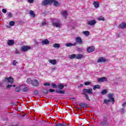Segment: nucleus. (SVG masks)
<instances>
[{
    "label": "nucleus",
    "instance_id": "42",
    "mask_svg": "<svg viewBox=\"0 0 126 126\" xmlns=\"http://www.w3.org/2000/svg\"><path fill=\"white\" fill-rule=\"evenodd\" d=\"M85 85L86 86H87V85H90V84H91V82H86L84 83Z\"/></svg>",
    "mask_w": 126,
    "mask_h": 126
},
{
    "label": "nucleus",
    "instance_id": "10",
    "mask_svg": "<svg viewBox=\"0 0 126 126\" xmlns=\"http://www.w3.org/2000/svg\"><path fill=\"white\" fill-rule=\"evenodd\" d=\"M87 51L88 53H92L95 51V47L92 46L87 48Z\"/></svg>",
    "mask_w": 126,
    "mask_h": 126
},
{
    "label": "nucleus",
    "instance_id": "48",
    "mask_svg": "<svg viewBox=\"0 0 126 126\" xmlns=\"http://www.w3.org/2000/svg\"><path fill=\"white\" fill-rule=\"evenodd\" d=\"M30 3H33L34 2V0H28Z\"/></svg>",
    "mask_w": 126,
    "mask_h": 126
},
{
    "label": "nucleus",
    "instance_id": "4",
    "mask_svg": "<svg viewBox=\"0 0 126 126\" xmlns=\"http://www.w3.org/2000/svg\"><path fill=\"white\" fill-rule=\"evenodd\" d=\"M100 126H109V123L108 122V119L107 117H103L102 121L100 123Z\"/></svg>",
    "mask_w": 126,
    "mask_h": 126
},
{
    "label": "nucleus",
    "instance_id": "21",
    "mask_svg": "<svg viewBox=\"0 0 126 126\" xmlns=\"http://www.w3.org/2000/svg\"><path fill=\"white\" fill-rule=\"evenodd\" d=\"M55 91L57 93H59L60 94H64L65 93L64 90H57Z\"/></svg>",
    "mask_w": 126,
    "mask_h": 126
},
{
    "label": "nucleus",
    "instance_id": "34",
    "mask_svg": "<svg viewBox=\"0 0 126 126\" xmlns=\"http://www.w3.org/2000/svg\"><path fill=\"white\" fill-rule=\"evenodd\" d=\"M110 102H111V100L110 99H104L103 104H108Z\"/></svg>",
    "mask_w": 126,
    "mask_h": 126
},
{
    "label": "nucleus",
    "instance_id": "55",
    "mask_svg": "<svg viewBox=\"0 0 126 126\" xmlns=\"http://www.w3.org/2000/svg\"><path fill=\"white\" fill-rule=\"evenodd\" d=\"M83 86H84L83 84H81V85H80V87H83Z\"/></svg>",
    "mask_w": 126,
    "mask_h": 126
},
{
    "label": "nucleus",
    "instance_id": "38",
    "mask_svg": "<svg viewBox=\"0 0 126 126\" xmlns=\"http://www.w3.org/2000/svg\"><path fill=\"white\" fill-rule=\"evenodd\" d=\"M16 92H20V87H17L15 88Z\"/></svg>",
    "mask_w": 126,
    "mask_h": 126
},
{
    "label": "nucleus",
    "instance_id": "59",
    "mask_svg": "<svg viewBox=\"0 0 126 126\" xmlns=\"http://www.w3.org/2000/svg\"><path fill=\"white\" fill-rule=\"evenodd\" d=\"M71 99H72V98H68L69 100H71Z\"/></svg>",
    "mask_w": 126,
    "mask_h": 126
},
{
    "label": "nucleus",
    "instance_id": "3",
    "mask_svg": "<svg viewBox=\"0 0 126 126\" xmlns=\"http://www.w3.org/2000/svg\"><path fill=\"white\" fill-rule=\"evenodd\" d=\"M32 85L33 87H38L40 85V82L37 79H33L32 81Z\"/></svg>",
    "mask_w": 126,
    "mask_h": 126
},
{
    "label": "nucleus",
    "instance_id": "50",
    "mask_svg": "<svg viewBox=\"0 0 126 126\" xmlns=\"http://www.w3.org/2000/svg\"><path fill=\"white\" fill-rule=\"evenodd\" d=\"M10 87H12V85H8L7 86H6V88L8 89V88H10Z\"/></svg>",
    "mask_w": 126,
    "mask_h": 126
},
{
    "label": "nucleus",
    "instance_id": "43",
    "mask_svg": "<svg viewBox=\"0 0 126 126\" xmlns=\"http://www.w3.org/2000/svg\"><path fill=\"white\" fill-rule=\"evenodd\" d=\"M44 86H50L51 84L49 83H44L43 84Z\"/></svg>",
    "mask_w": 126,
    "mask_h": 126
},
{
    "label": "nucleus",
    "instance_id": "41",
    "mask_svg": "<svg viewBox=\"0 0 126 126\" xmlns=\"http://www.w3.org/2000/svg\"><path fill=\"white\" fill-rule=\"evenodd\" d=\"M52 86L53 88H58V86L57 85H56V84H55V83H52Z\"/></svg>",
    "mask_w": 126,
    "mask_h": 126
},
{
    "label": "nucleus",
    "instance_id": "39",
    "mask_svg": "<svg viewBox=\"0 0 126 126\" xmlns=\"http://www.w3.org/2000/svg\"><path fill=\"white\" fill-rule=\"evenodd\" d=\"M17 63H17V61H16V60H14L13 61V65H14V66H15V65H16Z\"/></svg>",
    "mask_w": 126,
    "mask_h": 126
},
{
    "label": "nucleus",
    "instance_id": "37",
    "mask_svg": "<svg viewBox=\"0 0 126 126\" xmlns=\"http://www.w3.org/2000/svg\"><path fill=\"white\" fill-rule=\"evenodd\" d=\"M97 19L99 20V21H105V19L102 16L99 17Z\"/></svg>",
    "mask_w": 126,
    "mask_h": 126
},
{
    "label": "nucleus",
    "instance_id": "15",
    "mask_svg": "<svg viewBox=\"0 0 126 126\" xmlns=\"http://www.w3.org/2000/svg\"><path fill=\"white\" fill-rule=\"evenodd\" d=\"M119 28H121V29H125L126 28V24L125 22H123L119 26Z\"/></svg>",
    "mask_w": 126,
    "mask_h": 126
},
{
    "label": "nucleus",
    "instance_id": "53",
    "mask_svg": "<svg viewBox=\"0 0 126 126\" xmlns=\"http://www.w3.org/2000/svg\"><path fill=\"white\" fill-rule=\"evenodd\" d=\"M123 107H126V102H124L123 105H122Z\"/></svg>",
    "mask_w": 126,
    "mask_h": 126
},
{
    "label": "nucleus",
    "instance_id": "16",
    "mask_svg": "<svg viewBox=\"0 0 126 126\" xmlns=\"http://www.w3.org/2000/svg\"><path fill=\"white\" fill-rule=\"evenodd\" d=\"M49 63H51V64H53V65H56V64H57V60H56L55 59L49 60Z\"/></svg>",
    "mask_w": 126,
    "mask_h": 126
},
{
    "label": "nucleus",
    "instance_id": "28",
    "mask_svg": "<svg viewBox=\"0 0 126 126\" xmlns=\"http://www.w3.org/2000/svg\"><path fill=\"white\" fill-rule=\"evenodd\" d=\"M32 79L29 78L27 79L26 82L28 84H32Z\"/></svg>",
    "mask_w": 126,
    "mask_h": 126
},
{
    "label": "nucleus",
    "instance_id": "9",
    "mask_svg": "<svg viewBox=\"0 0 126 126\" xmlns=\"http://www.w3.org/2000/svg\"><path fill=\"white\" fill-rule=\"evenodd\" d=\"M108 97L109 98H110L111 102H112V104H114L115 103V98H114V94H108Z\"/></svg>",
    "mask_w": 126,
    "mask_h": 126
},
{
    "label": "nucleus",
    "instance_id": "11",
    "mask_svg": "<svg viewBox=\"0 0 126 126\" xmlns=\"http://www.w3.org/2000/svg\"><path fill=\"white\" fill-rule=\"evenodd\" d=\"M79 106L81 107V108H89L90 105L89 104L86 103H80L79 104Z\"/></svg>",
    "mask_w": 126,
    "mask_h": 126
},
{
    "label": "nucleus",
    "instance_id": "32",
    "mask_svg": "<svg viewBox=\"0 0 126 126\" xmlns=\"http://www.w3.org/2000/svg\"><path fill=\"white\" fill-rule=\"evenodd\" d=\"M53 48H60L61 45L59 43H55L53 45Z\"/></svg>",
    "mask_w": 126,
    "mask_h": 126
},
{
    "label": "nucleus",
    "instance_id": "49",
    "mask_svg": "<svg viewBox=\"0 0 126 126\" xmlns=\"http://www.w3.org/2000/svg\"><path fill=\"white\" fill-rule=\"evenodd\" d=\"M2 11L3 13H6V12H7V11H6V9H2Z\"/></svg>",
    "mask_w": 126,
    "mask_h": 126
},
{
    "label": "nucleus",
    "instance_id": "2",
    "mask_svg": "<svg viewBox=\"0 0 126 126\" xmlns=\"http://www.w3.org/2000/svg\"><path fill=\"white\" fill-rule=\"evenodd\" d=\"M83 54H71L69 56V58L70 60H73V59H76V60H81V59H83Z\"/></svg>",
    "mask_w": 126,
    "mask_h": 126
},
{
    "label": "nucleus",
    "instance_id": "47",
    "mask_svg": "<svg viewBox=\"0 0 126 126\" xmlns=\"http://www.w3.org/2000/svg\"><path fill=\"white\" fill-rule=\"evenodd\" d=\"M55 91H56L55 90L52 89H49V92H50V93H53V92H55Z\"/></svg>",
    "mask_w": 126,
    "mask_h": 126
},
{
    "label": "nucleus",
    "instance_id": "58",
    "mask_svg": "<svg viewBox=\"0 0 126 126\" xmlns=\"http://www.w3.org/2000/svg\"><path fill=\"white\" fill-rule=\"evenodd\" d=\"M13 87H15V85H13Z\"/></svg>",
    "mask_w": 126,
    "mask_h": 126
},
{
    "label": "nucleus",
    "instance_id": "17",
    "mask_svg": "<svg viewBox=\"0 0 126 126\" xmlns=\"http://www.w3.org/2000/svg\"><path fill=\"white\" fill-rule=\"evenodd\" d=\"M77 45V43H76V42H75L74 43H68L65 44L66 47H71L72 46H76Z\"/></svg>",
    "mask_w": 126,
    "mask_h": 126
},
{
    "label": "nucleus",
    "instance_id": "35",
    "mask_svg": "<svg viewBox=\"0 0 126 126\" xmlns=\"http://www.w3.org/2000/svg\"><path fill=\"white\" fill-rule=\"evenodd\" d=\"M7 18H11V17H12V13L11 12H9L8 13H7Z\"/></svg>",
    "mask_w": 126,
    "mask_h": 126
},
{
    "label": "nucleus",
    "instance_id": "54",
    "mask_svg": "<svg viewBox=\"0 0 126 126\" xmlns=\"http://www.w3.org/2000/svg\"><path fill=\"white\" fill-rule=\"evenodd\" d=\"M56 68H52V70H56Z\"/></svg>",
    "mask_w": 126,
    "mask_h": 126
},
{
    "label": "nucleus",
    "instance_id": "7",
    "mask_svg": "<svg viewBox=\"0 0 126 126\" xmlns=\"http://www.w3.org/2000/svg\"><path fill=\"white\" fill-rule=\"evenodd\" d=\"M4 81L5 82H7L8 83H11V84H12V83H13V78L11 76L9 78L5 77L4 78Z\"/></svg>",
    "mask_w": 126,
    "mask_h": 126
},
{
    "label": "nucleus",
    "instance_id": "12",
    "mask_svg": "<svg viewBox=\"0 0 126 126\" xmlns=\"http://www.w3.org/2000/svg\"><path fill=\"white\" fill-rule=\"evenodd\" d=\"M97 21L95 20H92L88 22V25H90V26H93V25H95Z\"/></svg>",
    "mask_w": 126,
    "mask_h": 126
},
{
    "label": "nucleus",
    "instance_id": "51",
    "mask_svg": "<svg viewBox=\"0 0 126 126\" xmlns=\"http://www.w3.org/2000/svg\"><path fill=\"white\" fill-rule=\"evenodd\" d=\"M56 126H63V124L59 123L58 124L56 125Z\"/></svg>",
    "mask_w": 126,
    "mask_h": 126
},
{
    "label": "nucleus",
    "instance_id": "56",
    "mask_svg": "<svg viewBox=\"0 0 126 126\" xmlns=\"http://www.w3.org/2000/svg\"><path fill=\"white\" fill-rule=\"evenodd\" d=\"M80 109H81V107H78V108H77V109H78V110H79Z\"/></svg>",
    "mask_w": 126,
    "mask_h": 126
},
{
    "label": "nucleus",
    "instance_id": "6",
    "mask_svg": "<svg viewBox=\"0 0 126 126\" xmlns=\"http://www.w3.org/2000/svg\"><path fill=\"white\" fill-rule=\"evenodd\" d=\"M83 93H85V94L88 93V94H93V89H92V88H90L88 89H84L83 90Z\"/></svg>",
    "mask_w": 126,
    "mask_h": 126
},
{
    "label": "nucleus",
    "instance_id": "31",
    "mask_svg": "<svg viewBox=\"0 0 126 126\" xmlns=\"http://www.w3.org/2000/svg\"><path fill=\"white\" fill-rule=\"evenodd\" d=\"M62 15L63 16H64L65 18H66V17H67V12H66V11H64L63 13H62Z\"/></svg>",
    "mask_w": 126,
    "mask_h": 126
},
{
    "label": "nucleus",
    "instance_id": "57",
    "mask_svg": "<svg viewBox=\"0 0 126 126\" xmlns=\"http://www.w3.org/2000/svg\"><path fill=\"white\" fill-rule=\"evenodd\" d=\"M72 99H73V100H75V97H72Z\"/></svg>",
    "mask_w": 126,
    "mask_h": 126
},
{
    "label": "nucleus",
    "instance_id": "18",
    "mask_svg": "<svg viewBox=\"0 0 126 126\" xmlns=\"http://www.w3.org/2000/svg\"><path fill=\"white\" fill-rule=\"evenodd\" d=\"M76 43H78V44H82V39L80 37H77L75 39Z\"/></svg>",
    "mask_w": 126,
    "mask_h": 126
},
{
    "label": "nucleus",
    "instance_id": "60",
    "mask_svg": "<svg viewBox=\"0 0 126 126\" xmlns=\"http://www.w3.org/2000/svg\"><path fill=\"white\" fill-rule=\"evenodd\" d=\"M55 126H56V125Z\"/></svg>",
    "mask_w": 126,
    "mask_h": 126
},
{
    "label": "nucleus",
    "instance_id": "29",
    "mask_svg": "<svg viewBox=\"0 0 126 126\" xmlns=\"http://www.w3.org/2000/svg\"><path fill=\"white\" fill-rule=\"evenodd\" d=\"M107 93H108L107 90L104 89L101 92L100 94H101V95H105V94H107Z\"/></svg>",
    "mask_w": 126,
    "mask_h": 126
},
{
    "label": "nucleus",
    "instance_id": "46",
    "mask_svg": "<svg viewBox=\"0 0 126 126\" xmlns=\"http://www.w3.org/2000/svg\"><path fill=\"white\" fill-rule=\"evenodd\" d=\"M15 54H17L18 55H19V54H20V52H19V51H18L17 49L15 50Z\"/></svg>",
    "mask_w": 126,
    "mask_h": 126
},
{
    "label": "nucleus",
    "instance_id": "25",
    "mask_svg": "<svg viewBox=\"0 0 126 126\" xmlns=\"http://www.w3.org/2000/svg\"><path fill=\"white\" fill-rule=\"evenodd\" d=\"M42 93L44 94V95H48L49 94V93L48 92V90L44 89L41 90Z\"/></svg>",
    "mask_w": 126,
    "mask_h": 126
},
{
    "label": "nucleus",
    "instance_id": "1",
    "mask_svg": "<svg viewBox=\"0 0 126 126\" xmlns=\"http://www.w3.org/2000/svg\"><path fill=\"white\" fill-rule=\"evenodd\" d=\"M54 2V6H60L61 2H58V1H56L55 0H44L41 3V5L43 6H46L48 5V4H51V3H53Z\"/></svg>",
    "mask_w": 126,
    "mask_h": 126
},
{
    "label": "nucleus",
    "instance_id": "5",
    "mask_svg": "<svg viewBox=\"0 0 126 126\" xmlns=\"http://www.w3.org/2000/svg\"><path fill=\"white\" fill-rule=\"evenodd\" d=\"M97 63H108V60L106 59V58L103 57H99L97 61Z\"/></svg>",
    "mask_w": 126,
    "mask_h": 126
},
{
    "label": "nucleus",
    "instance_id": "30",
    "mask_svg": "<svg viewBox=\"0 0 126 126\" xmlns=\"http://www.w3.org/2000/svg\"><path fill=\"white\" fill-rule=\"evenodd\" d=\"M82 95H84L86 97V99L87 100H89V101H90V98H89V95L88 94H85V93H82Z\"/></svg>",
    "mask_w": 126,
    "mask_h": 126
},
{
    "label": "nucleus",
    "instance_id": "45",
    "mask_svg": "<svg viewBox=\"0 0 126 126\" xmlns=\"http://www.w3.org/2000/svg\"><path fill=\"white\" fill-rule=\"evenodd\" d=\"M41 24H42V26H44L45 25H47V22H46V21L42 22Z\"/></svg>",
    "mask_w": 126,
    "mask_h": 126
},
{
    "label": "nucleus",
    "instance_id": "22",
    "mask_svg": "<svg viewBox=\"0 0 126 126\" xmlns=\"http://www.w3.org/2000/svg\"><path fill=\"white\" fill-rule=\"evenodd\" d=\"M58 88L60 90H62L64 88V85L63 84H60L58 85Z\"/></svg>",
    "mask_w": 126,
    "mask_h": 126
},
{
    "label": "nucleus",
    "instance_id": "52",
    "mask_svg": "<svg viewBox=\"0 0 126 126\" xmlns=\"http://www.w3.org/2000/svg\"><path fill=\"white\" fill-rule=\"evenodd\" d=\"M63 126H70V125L65 123L64 124H63Z\"/></svg>",
    "mask_w": 126,
    "mask_h": 126
},
{
    "label": "nucleus",
    "instance_id": "13",
    "mask_svg": "<svg viewBox=\"0 0 126 126\" xmlns=\"http://www.w3.org/2000/svg\"><path fill=\"white\" fill-rule=\"evenodd\" d=\"M107 78L105 77H102L101 78H99L97 79L98 82H104L105 81H107Z\"/></svg>",
    "mask_w": 126,
    "mask_h": 126
},
{
    "label": "nucleus",
    "instance_id": "23",
    "mask_svg": "<svg viewBox=\"0 0 126 126\" xmlns=\"http://www.w3.org/2000/svg\"><path fill=\"white\" fill-rule=\"evenodd\" d=\"M82 33L84 34V35H85V36H89V35L90 34V32L88 31H84Z\"/></svg>",
    "mask_w": 126,
    "mask_h": 126
},
{
    "label": "nucleus",
    "instance_id": "33",
    "mask_svg": "<svg viewBox=\"0 0 126 126\" xmlns=\"http://www.w3.org/2000/svg\"><path fill=\"white\" fill-rule=\"evenodd\" d=\"M29 91V88L28 87H25L22 90V92H27V91Z\"/></svg>",
    "mask_w": 126,
    "mask_h": 126
},
{
    "label": "nucleus",
    "instance_id": "20",
    "mask_svg": "<svg viewBox=\"0 0 126 126\" xmlns=\"http://www.w3.org/2000/svg\"><path fill=\"white\" fill-rule=\"evenodd\" d=\"M7 44L8 46H12V45H13V44H14V40L11 39V40H8L7 41Z\"/></svg>",
    "mask_w": 126,
    "mask_h": 126
},
{
    "label": "nucleus",
    "instance_id": "40",
    "mask_svg": "<svg viewBox=\"0 0 126 126\" xmlns=\"http://www.w3.org/2000/svg\"><path fill=\"white\" fill-rule=\"evenodd\" d=\"M33 94L35 96H37V95H38V94H39V92L38 91V90H35L34 91Z\"/></svg>",
    "mask_w": 126,
    "mask_h": 126
},
{
    "label": "nucleus",
    "instance_id": "44",
    "mask_svg": "<svg viewBox=\"0 0 126 126\" xmlns=\"http://www.w3.org/2000/svg\"><path fill=\"white\" fill-rule=\"evenodd\" d=\"M120 112L121 114H124L125 113V109L124 108H122L120 110Z\"/></svg>",
    "mask_w": 126,
    "mask_h": 126
},
{
    "label": "nucleus",
    "instance_id": "27",
    "mask_svg": "<svg viewBox=\"0 0 126 126\" xmlns=\"http://www.w3.org/2000/svg\"><path fill=\"white\" fill-rule=\"evenodd\" d=\"M30 14L32 17L34 18L35 17V16H36V15L35 14V13H34V11H33L32 10L30 11Z\"/></svg>",
    "mask_w": 126,
    "mask_h": 126
},
{
    "label": "nucleus",
    "instance_id": "19",
    "mask_svg": "<svg viewBox=\"0 0 126 126\" xmlns=\"http://www.w3.org/2000/svg\"><path fill=\"white\" fill-rule=\"evenodd\" d=\"M42 45H49L50 44V42L49 41V40L48 39H45L44 40H43L41 42Z\"/></svg>",
    "mask_w": 126,
    "mask_h": 126
},
{
    "label": "nucleus",
    "instance_id": "24",
    "mask_svg": "<svg viewBox=\"0 0 126 126\" xmlns=\"http://www.w3.org/2000/svg\"><path fill=\"white\" fill-rule=\"evenodd\" d=\"M94 7H95V8L99 7V2L98 1H94Z\"/></svg>",
    "mask_w": 126,
    "mask_h": 126
},
{
    "label": "nucleus",
    "instance_id": "26",
    "mask_svg": "<svg viewBox=\"0 0 126 126\" xmlns=\"http://www.w3.org/2000/svg\"><path fill=\"white\" fill-rule=\"evenodd\" d=\"M100 87L99 85H95L94 86L93 88V90H96V89H100Z\"/></svg>",
    "mask_w": 126,
    "mask_h": 126
},
{
    "label": "nucleus",
    "instance_id": "36",
    "mask_svg": "<svg viewBox=\"0 0 126 126\" xmlns=\"http://www.w3.org/2000/svg\"><path fill=\"white\" fill-rule=\"evenodd\" d=\"M14 24H15V22H14V21H11L9 23V25L10 26H14Z\"/></svg>",
    "mask_w": 126,
    "mask_h": 126
},
{
    "label": "nucleus",
    "instance_id": "14",
    "mask_svg": "<svg viewBox=\"0 0 126 126\" xmlns=\"http://www.w3.org/2000/svg\"><path fill=\"white\" fill-rule=\"evenodd\" d=\"M52 25L53 26H55V27H57V28H59L62 26V24H61V23L53 22Z\"/></svg>",
    "mask_w": 126,
    "mask_h": 126
},
{
    "label": "nucleus",
    "instance_id": "8",
    "mask_svg": "<svg viewBox=\"0 0 126 126\" xmlns=\"http://www.w3.org/2000/svg\"><path fill=\"white\" fill-rule=\"evenodd\" d=\"M31 49V47L29 46H23L21 48V50L22 52H27V51H29V50Z\"/></svg>",
    "mask_w": 126,
    "mask_h": 126
}]
</instances>
